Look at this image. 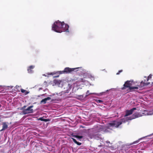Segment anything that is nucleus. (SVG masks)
<instances>
[{"label":"nucleus","instance_id":"16","mask_svg":"<svg viewBox=\"0 0 153 153\" xmlns=\"http://www.w3.org/2000/svg\"><path fill=\"white\" fill-rule=\"evenodd\" d=\"M139 140H138L136 141H134L133 143H131V145L137 143L139 142Z\"/></svg>","mask_w":153,"mask_h":153},{"label":"nucleus","instance_id":"24","mask_svg":"<svg viewBox=\"0 0 153 153\" xmlns=\"http://www.w3.org/2000/svg\"><path fill=\"white\" fill-rule=\"evenodd\" d=\"M135 82V84H134L133 85V86H135L136 85H137V84H139V85H140V83H137V82Z\"/></svg>","mask_w":153,"mask_h":153},{"label":"nucleus","instance_id":"21","mask_svg":"<svg viewBox=\"0 0 153 153\" xmlns=\"http://www.w3.org/2000/svg\"><path fill=\"white\" fill-rule=\"evenodd\" d=\"M80 81L81 82H85V80L83 79H80Z\"/></svg>","mask_w":153,"mask_h":153},{"label":"nucleus","instance_id":"18","mask_svg":"<svg viewBox=\"0 0 153 153\" xmlns=\"http://www.w3.org/2000/svg\"><path fill=\"white\" fill-rule=\"evenodd\" d=\"M64 70L63 71H59V74H65V72H64Z\"/></svg>","mask_w":153,"mask_h":153},{"label":"nucleus","instance_id":"25","mask_svg":"<svg viewBox=\"0 0 153 153\" xmlns=\"http://www.w3.org/2000/svg\"><path fill=\"white\" fill-rule=\"evenodd\" d=\"M27 107V106L26 105H24V106H23V107L22 108V109H23V110L24 109H25V108H26V107Z\"/></svg>","mask_w":153,"mask_h":153},{"label":"nucleus","instance_id":"1","mask_svg":"<svg viewBox=\"0 0 153 153\" xmlns=\"http://www.w3.org/2000/svg\"><path fill=\"white\" fill-rule=\"evenodd\" d=\"M149 83H144L142 81L139 84L136 85L135 86L133 85L135 84V82L131 81H127L123 85V87L121 88V89L123 90L126 89V88H128V89L127 90L129 92L132 91H134V89H138L140 88L145 85H148Z\"/></svg>","mask_w":153,"mask_h":153},{"label":"nucleus","instance_id":"9","mask_svg":"<svg viewBox=\"0 0 153 153\" xmlns=\"http://www.w3.org/2000/svg\"><path fill=\"white\" fill-rule=\"evenodd\" d=\"M34 68V66L33 65H31L29 66L27 68V71L29 73H31L33 72L32 69Z\"/></svg>","mask_w":153,"mask_h":153},{"label":"nucleus","instance_id":"19","mask_svg":"<svg viewBox=\"0 0 153 153\" xmlns=\"http://www.w3.org/2000/svg\"><path fill=\"white\" fill-rule=\"evenodd\" d=\"M123 71V70H120L118 71V72L117 73V75H119L120 73L122 72Z\"/></svg>","mask_w":153,"mask_h":153},{"label":"nucleus","instance_id":"15","mask_svg":"<svg viewBox=\"0 0 153 153\" xmlns=\"http://www.w3.org/2000/svg\"><path fill=\"white\" fill-rule=\"evenodd\" d=\"M46 101H46V100L45 98L44 99H42L41 101V102L43 103L44 104H45L46 102Z\"/></svg>","mask_w":153,"mask_h":153},{"label":"nucleus","instance_id":"3","mask_svg":"<svg viewBox=\"0 0 153 153\" xmlns=\"http://www.w3.org/2000/svg\"><path fill=\"white\" fill-rule=\"evenodd\" d=\"M103 127L101 125H98L92 129V131L93 132L94 137H99L100 134H99V133L103 131Z\"/></svg>","mask_w":153,"mask_h":153},{"label":"nucleus","instance_id":"11","mask_svg":"<svg viewBox=\"0 0 153 153\" xmlns=\"http://www.w3.org/2000/svg\"><path fill=\"white\" fill-rule=\"evenodd\" d=\"M21 91L22 93H24L25 95L28 94L30 92L28 91H27L24 90L22 88L21 89Z\"/></svg>","mask_w":153,"mask_h":153},{"label":"nucleus","instance_id":"26","mask_svg":"<svg viewBox=\"0 0 153 153\" xmlns=\"http://www.w3.org/2000/svg\"><path fill=\"white\" fill-rule=\"evenodd\" d=\"M99 102H102V101L100 100H99Z\"/></svg>","mask_w":153,"mask_h":153},{"label":"nucleus","instance_id":"23","mask_svg":"<svg viewBox=\"0 0 153 153\" xmlns=\"http://www.w3.org/2000/svg\"><path fill=\"white\" fill-rule=\"evenodd\" d=\"M49 120L48 119H44V121L45 122H47Z\"/></svg>","mask_w":153,"mask_h":153},{"label":"nucleus","instance_id":"4","mask_svg":"<svg viewBox=\"0 0 153 153\" xmlns=\"http://www.w3.org/2000/svg\"><path fill=\"white\" fill-rule=\"evenodd\" d=\"M128 120L127 118H124L121 119L120 121H114L111 123H110L109 124L112 126L117 128L123 123H125Z\"/></svg>","mask_w":153,"mask_h":153},{"label":"nucleus","instance_id":"12","mask_svg":"<svg viewBox=\"0 0 153 153\" xmlns=\"http://www.w3.org/2000/svg\"><path fill=\"white\" fill-rule=\"evenodd\" d=\"M106 146L110 147H111L112 145V144L110 143V142L109 141H107L106 142Z\"/></svg>","mask_w":153,"mask_h":153},{"label":"nucleus","instance_id":"22","mask_svg":"<svg viewBox=\"0 0 153 153\" xmlns=\"http://www.w3.org/2000/svg\"><path fill=\"white\" fill-rule=\"evenodd\" d=\"M45 99L46 101L48 100H50L51 99V98L50 97H47V98H45Z\"/></svg>","mask_w":153,"mask_h":153},{"label":"nucleus","instance_id":"14","mask_svg":"<svg viewBox=\"0 0 153 153\" xmlns=\"http://www.w3.org/2000/svg\"><path fill=\"white\" fill-rule=\"evenodd\" d=\"M75 137L77 138L78 139H81L83 137L81 136L76 135L74 136Z\"/></svg>","mask_w":153,"mask_h":153},{"label":"nucleus","instance_id":"2","mask_svg":"<svg viewBox=\"0 0 153 153\" xmlns=\"http://www.w3.org/2000/svg\"><path fill=\"white\" fill-rule=\"evenodd\" d=\"M69 25L64 23V22H61L57 20L54 23L52 27V29L55 32L61 33L62 32H69Z\"/></svg>","mask_w":153,"mask_h":153},{"label":"nucleus","instance_id":"29","mask_svg":"<svg viewBox=\"0 0 153 153\" xmlns=\"http://www.w3.org/2000/svg\"><path fill=\"white\" fill-rule=\"evenodd\" d=\"M0 147H1V146H0Z\"/></svg>","mask_w":153,"mask_h":153},{"label":"nucleus","instance_id":"10","mask_svg":"<svg viewBox=\"0 0 153 153\" xmlns=\"http://www.w3.org/2000/svg\"><path fill=\"white\" fill-rule=\"evenodd\" d=\"M133 117L129 119L127 117L128 120H131L133 119H134L138 117H139V113H136L134 114H133L132 115Z\"/></svg>","mask_w":153,"mask_h":153},{"label":"nucleus","instance_id":"5","mask_svg":"<svg viewBox=\"0 0 153 153\" xmlns=\"http://www.w3.org/2000/svg\"><path fill=\"white\" fill-rule=\"evenodd\" d=\"M33 107V105H31L28 107L27 108L24 109L22 111L23 113L24 114H26L29 113H33V109L31 108Z\"/></svg>","mask_w":153,"mask_h":153},{"label":"nucleus","instance_id":"7","mask_svg":"<svg viewBox=\"0 0 153 153\" xmlns=\"http://www.w3.org/2000/svg\"><path fill=\"white\" fill-rule=\"evenodd\" d=\"M135 110H136V108H134L130 110L126 111V114L125 115V117L127 116L132 114L134 111Z\"/></svg>","mask_w":153,"mask_h":153},{"label":"nucleus","instance_id":"8","mask_svg":"<svg viewBox=\"0 0 153 153\" xmlns=\"http://www.w3.org/2000/svg\"><path fill=\"white\" fill-rule=\"evenodd\" d=\"M7 123L5 122H3L2 125H3L2 128L0 130V131H2L7 129L8 128Z\"/></svg>","mask_w":153,"mask_h":153},{"label":"nucleus","instance_id":"20","mask_svg":"<svg viewBox=\"0 0 153 153\" xmlns=\"http://www.w3.org/2000/svg\"><path fill=\"white\" fill-rule=\"evenodd\" d=\"M38 120L44 121V119L43 117H40L38 119Z\"/></svg>","mask_w":153,"mask_h":153},{"label":"nucleus","instance_id":"6","mask_svg":"<svg viewBox=\"0 0 153 153\" xmlns=\"http://www.w3.org/2000/svg\"><path fill=\"white\" fill-rule=\"evenodd\" d=\"M82 67H78L74 68H70L68 67H67L64 69V71L65 74H68L71 73L72 72L75 71L77 69H82Z\"/></svg>","mask_w":153,"mask_h":153},{"label":"nucleus","instance_id":"17","mask_svg":"<svg viewBox=\"0 0 153 153\" xmlns=\"http://www.w3.org/2000/svg\"><path fill=\"white\" fill-rule=\"evenodd\" d=\"M152 75L151 74H150L149 76H148V78L147 79V81H148L149 79H151L152 78Z\"/></svg>","mask_w":153,"mask_h":153},{"label":"nucleus","instance_id":"27","mask_svg":"<svg viewBox=\"0 0 153 153\" xmlns=\"http://www.w3.org/2000/svg\"><path fill=\"white\" fill-rule=\"evenodd\" d=\"M39 89H40H40H41H41H42V88H39Z\"/></svg>","mask_w":153,"mask_h":153},{"label":"nucleus","instance_id":"28","mask_svg":"<svg viewBox=\"0 0 153 153\" xmlns=\"http://www.w3.org/2000/svg\"><path fill=\"white\" fill-rule=\"evenodd\" d=\"M89 91H87V92H88Z\"/></svg>","mask_w":153,"mask_h":153},{"label":"nucleus","instance_id":"13","mask_svg":"<svg viewBox=\"0 0 153 153\" xmlns=\"http://www.w3.org/2000/svg\"><path fill=\"white\" fill-rule=\"evenodd\" d=\"M72 140L77 145L80 146L81 144V143H79L74 138H72Z\"/></svg>","mask_w":153,"mask_h":153}]
</instances>
